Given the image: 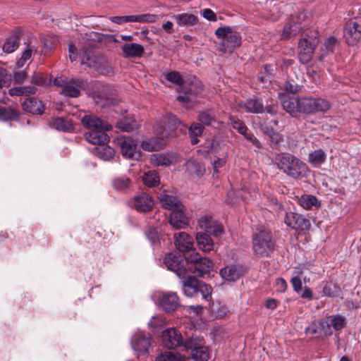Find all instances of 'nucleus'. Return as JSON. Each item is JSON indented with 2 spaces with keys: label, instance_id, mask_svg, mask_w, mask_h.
<instances>
[{
  "label": "nucleus",
  "instance_id": "38",
  "mask_svg": "<svg viewBox=\"0 0 361 361\" xmlns=\"http://www.w3.org/2000/svg\"><path fill=\"white\" fill-rule=\"evenodd\" d=\"M196 240L200 249L204 252H209L214 249V242L210 235L206 233H197Z\"/></svg>",
  "mask_w": 361,
  "mask_h": 361
},
{
  "label": "nucleus",
  "instance_id": "64",
  "mask_svg": "<svg viewBox=\"0 0 361 361\" xmlns=\"http://www.w3.org/2000/svg\"><path fill=\"white\" fill-rule=\"evenodd\" d=\"M210 232L215 236H219L224 232V228L221 225L213 223Z\"/></svg>",
  "mask_w": 361,
  "mask_h": 361
},
{
  "label": "nucleus",
  "instance_id": "27",
  "mask_svg": "<svg viewBox=\"0 0 361 361\" xmlns=\"http://www.w3.org/2000/svg\"><path fill=\"white\" fill-rule=\"evenodd\" d=\"M121 49L125 58H140L145 52L142 45L134 42L124 44Z\"/></svg>",
  "mask_w": 361,
  "mask_h": 361
},
{
  "label": "nucleus",
  "instance_id": "56",
  "mask_svg": "<svg viewBox=\"0 0 361 361\" xmlns=\"http://www.w3.org/2000/svg\"><path fill=\"white\" fill-rule=\"evenodd\" d=\"M32 49L30 48L26 49L19 60H18L16 64L18 68L23 67L25 62L31 58Z\"/></svg>",
  "mask_w": 361,
  "mask_h": 361
},
{
  "label": "nucleus",
  "instance_id": "9",
  "mask_svg": "<svg viewBox=\"0 0 361 361\" xmlns=\"http://www.w3.org/2000/svg\"><path fill=\"white\" fill-rule=\"evenodd\" d=\"M152 299L165 312H172L180 305L179 298L174 292H158L152 295Z\"/></svg>",
  "mask_w": 361,
  "mask_h": 361
},
{
  "label": "nucleus",
  "instance_id": "49",
  "mask_svg": "<svg viewBox=\"0 0 361 361\" xmlns=\"http://www.w3.org/2000/svg\"><path fill=\"white\" fill-rule=\"evenodd\" d=\"M341 293L339 286L332 282H327L323 288V295L329 297L338 296Z\"/></svg>",
  "mask_w": 361,
  "mask_h": 361
},
{
  "label": "nucleus",
  "instance_id": "29",
  "mask_svg": "<svg viewBox=\"0 0 361 361\" xmlns=\"http://www.w3.org/2000/svg\"><path fill=\"white\" fill-rule=\"evenodd\" d=\"M169 223L176 229L184 228L188 226V219L184 214L183 207L171 212Z\"/></svg>",
  "mask_w": 361,
  "mask_h": 361
},
{
  "label": "nucleus",
  "instance_id": "33",
  "mask_svg": "<svg viewBox=\"0 0 361 361\" xmlns=\"http://www.w3.org/2000/svg\"><path fill=\"white\" fill-rule=\"evenodd\" d=\"M185 169L190 173H194L197 177L202 176L205 173L204 166L196 159L190 158L185 163Z\"/></svg>",
  "mask_w": 361,
  "mask_h": 361
},
{
  "label": "nucleus",
  "instance_id": "4",
  "mask_svg": "<svg viewBox=\"0 0 361 361\" xmlns=\"http://www.w3.org/2000/svg\"><path fill=\"white\" fill-rule=\"evenodd\" d=\"M183 349L190 353L195 361H207L209 358V348L205 345L203 338L192 336L186 339Z\"/></svg>",
  "mask_w": 361,
  "mask_h": 361
},
{
  "label": "nucleus",
  "instance_id": "22",
  "mask_svg": "<svg viewBox=\"0 0 361 361\" xmlns=\"http://www.w3.org/2000/svg\"><path fill=\"white\" fill-rule=\"evenodd\" d=\"M108 130H109L102 128L90 130L89 132L85 133V140L92 145H97L98 146L105 145L109 140V137L106 134V131Z\"/></svg>",
  "mask_w": 361,
  "mask_h": 361
},
{
  "label": "nucleus",
  "instance_id": "50",
  "mask_svg": "<svg viewBox=\"0 0 361 361\" xmlns=\"http://www.w3.org/2000/svg\"><path fill=\"white\" fill-rule=\"evenodd\" d=\"M130 180L125 176L116 177L112 180L113 187L117 190H123L129 188Z\"/></svg>",
  "mask_w": 361,
  "mask_h": 361
},
{
  "label": "nucleus",
  "instance_id": "57",
  "mask_svg": "<svg viewBox=\"0 0 361 361\" xmlns=\"http://www.w3.org/2000/svg\"><path fill=\"white\" fill-rule=\"evenodd\" d=\"M146 236L152 243H155L159 239V232L157 228L149 227L146 231Z\"/></svg>",
  "mask_w": 361,
  "mask_h": 361
},
{
  "label": "nucleus",
  "instance_id": "24",
  "mask_svg": "<svg viewBox=\"0 0 361 361\" xmlns=\"http://www.w3.org/2000/svg\"><path fill=\"white\" fill-rule=\"evenodd\" d=\"M243 267L240 265L230 264L220 270L221 277L229 281H235L243 274Z\"/></svg>",
  "mask_w": 361,
  "mask_h": 361
},
{
  "label": "nucleus",
  "instance_id": "12",
  "mask_svg": "<svg viewBox=\"0 0 361 361\" xmlns=\"http://www.w3.org/2000/svg\"><path fill=\"white\" fill-rule=\"evenodd\" d=\"M346 324L345 317L341 314H334L326 317L324 320H319L321 330L326 336H331L334 331L342 329Z\"/></svg>",
  "mask_w": 361,
  "mask_h": 361
},
{
  "label": "nucleus",
  "instance_id": "3",
  "mask_svg": "<svg viewBox=\"0 0 361 361\" xmlns=\"http://www.w3.org/2000/svg\"><path fill=\"white\" fill-rule=\"evenodd\" d=\"M275 243L270 231L259 230L252 235V247L257 256L268 257L274 250Z\"/></svg>",
  "mask_w": 361,
  "mask_h": 361
},
{
  "label": "nucleus",
  "instance_id": "43",
  "mask_svg": "<svg viewBox=\"0 0 361 361\" xmlns=\"http://www.w3.org/2000/svg\"><path fill=\"white\" fill-rule=\"evenodd\" d=\"M337 45L338 41L335 37H330L326 39L324 42L325 52L320 54L319 56V60L322 61L326 55L333 54Z\"/></svg>",
  "mask_w": 361,
  "mask_h": 361
},
{
  "label": "nucleus",
  "instance_id": "45",
  "mask_svg": "<svg viewBox=\"0 0 361 361\" xmlns=\"http://www.w3.org/2000/svg\"><path fill=\"white\" fill-rule=\"evenodd\" d=\"M155 361H187V360L183 355H180V354L166 351L163 353H161L159 356H157Z\"/></svg>",
  "mask_w": 361,
  "mask_h": 361
},
{
  "label": "nucleus",
  "instance_id": "18",
  "mask_svg": "<svg viewBox=\"0 0 361 361\" xmlns=\"http://www.w3.org/2000/svg\"><path fill=\"white\" fill-rule=\"evenodd\" d=\"M151 336L148 334L138 331L135 333L131 339V345L135 351L144 354L151 348Z\"/></svg>",
  "mask_w": 361,
  "mask_h": 361
},
{
  "label": "nucleus",
  "instance_id": "53",
  "mask_svg": "<svg viewBox=\"0 0 361 361\" xmlns=\"http://www.w3.org/2000/svg\"><path fill=\"white\" fill-rule=\"evenodd\" d=\"M165 120L167 122L169 127L171 129H176L178 126H182L184 128L186 126L182 124L181 121L174 115L167 114L165 116Z\"/></svg>",
  "mask_w": 361,
  "mask_h": 361
},
{
  "label": "nucleus",
  "instance_id": "15",
  "mask_svg": "<svg viewBox=\"0 0 361 361\" xmlns=\"http://www.w3.org/2000/svg\"><path fill=\"white\" fill-rule=\"evenodd\" d=\"M284 222L287 226L294 230H309L311 226L309 219L305 218L302 214L293 212L286 213Z\"/></svg>",
  "mask_w": 361,
  "mask_h": 361
},
{
  "label": "nucleus",
  "instance_id": "16",
  "mask_svg": "<svg viewBox=\"0 0 361 361\" xmlns=\"http://www.w3.org/2000/svg\"><path fill=\"white\" fill-rule=\"evenodd\" d=\"M117 144L124 157L133 159H138L140 157L137 145L131 137L121 136L117 139Z\"/></svg>",
  "mask_w": 361,
  "mask_h": 361
},
{
  "label": "nucleus",
  "instance_id": "2",
  "mask_svg": "<svg viewBox=\"0 0 361 361\" xmlns=\"http://www.w3.org/2000/svg\"><path fill=\"white\" fill-rule=\"evenodd\" d=\"M275 163L279 170L295 179L302 178L307 171L306 164L289 153L278 154Z\"/></svg>",
  "mask_w": 361,
  "mask_h": 361
},
{
  "label": "nucleus",
  "instance_id": "55",
  "mask_svg": "<svg viewBox=\"0 0 361 361\" xmlns=\"http://www.w3.org/2000/svg\"><path fill=\"white\" fill-rule=\"evenodd\" d=\"M198 223L202 229L208 230L212 228L214 221L211 216H204L199 219Z\"/></svg>",
  "mask_w": 361,
  "mask_h": 361
},
{
  "label": "nucleus",
  "instance_id": "34",
  "mask_svg": "<svg viewBox=\"0 0 361 361\" xmlns=\"http://www.w3.org/2000/svg\"><path fill=\"white\" fill-rule=\"evenodd\" d=\"M200 88L196 87L194 90L192 87L186 88L183 95L177 97V100L185 104V107L190 108L195 96L200 92Z\"/></svg>",
  "mask_w": 361,
  "mask_h": 361
},
{
  "label": "nucleus",
  "instance_id": "6",
  "mask_svg": "<svg viewBox=\"0 0 361 361\" xmlns=\"http://www.w3.org/2000/svg\"><path fill=\"white\" fill-rule=\"evenodd\" d=\"M215 35L219 39H224L222 47L225 49L232 50L241 44L242 37L240 32L230 26L221 27L216 30Z\"/></svg>",
  "mask_w": 361,
  "mask_h": 361
},
{
  "label": "nucleus",
  "instance_id": "13",
  "mask_svg": "<svg viewBox=\"0 0 361 361\" xmlns=\"http://www.w3.org/2000/svg\"><path fill=\"white\" fill-rule=\"evenodd\" d=\"M164 264L169 270L176 274L179 278H185L188 270L184 266V260L181 255L170 252L164 258Z\"/></svg>",
  "mask_w": 361,
  "mask_h": 361
},
{
  "label": "nucleus",
  "instance_id": "20",
  "mask_svg": "<svg viewBox=\"0 0 361 361\" xmlns=\"http://www.w3.org/2000/svg\"><path fill=\"white\" fill-rule=\"evenodd\" d=\"M343 32L347 43L354 45L361 38V25L356 20H351L346 23Z\"/></svg>",
  "mask_w": 361,
  "mask_h": 361
},
{
  "label": "nucleus",
  "instance_id": "21",
  "mask_svg": "<svg viewBox=\"0 0 361 361\" xmlns=\"http://www.w3.org/2000/svg\"><path fill=\"white\" fill-rule=\"evenodd\" d=\"M159 200L161 206L166 209L171 210V212L184 207L179 199L169 191L161 192L159 196Z\"/></svg>",
  "mask_w": 361,
  "mask_h": 361
},
{
  "label": "nucleus",
  "instance_id": "28",
  "mask_svg": "<svg viewBox=\"0 0 361 361\" xmlns=\"http://www.w3.org/2000/svg\"><path fill=\"white\" fill-rule=\"evenodd\" d=\"M184 279H185L182 281L183 293L190 298L195 296L197 294L200 280L195 276H189L188 272H187V276Z\"/></svg>",
  "mask_w": 361,
  "mask_h": 361
},
{
  "label": "nucleus",
  "instance_id": "10",
  "mask_svg": "<svg viewBox=\"0 0 361 361\" xmlns=\"http://www.w3.org/2000/svg\"><path fill=\"white\" fill-rule=\"evenodd\" d=\"M81 63L92 68L98 73L106 75L111 71V67L106 59L101 56L90 55V53L85 51L81 58Z\"/></svg>",
  "mask_w": 361,
  "mask_h": 361
},
{
  "label": "nucleus",
  "instance_id": "14",
  "mask_svg": "<svg viewBox=\"0 0 361 361\" xmlns=\"http://www.w3.org/2000/svg\"><path fill=\"white\" fill-rule=\"evenodd\" d=\"M305 14L303 12L296 16H291L288 22L284 26L282 36L284 39H288L298 35L302 30V22L305 20Z\"/></svg>",
  "mask_w": 361,
  "mask_h": 361
},
{
  "label": "nucleus",
  "instance_id": "36",
  "mask_svg": "<svg viewBox=\"0 0 361 361\" xmlns=\"http://www.w3.org/2000/svg\"><path fill=\"white\" fill-rule=\"evenodd\" d=\"M19 44V34L18 32H13L6 39L3 45V51L7 54L13 53L18 48Z\"/></svg>",
  "mask_w": 361,
  "mask_h": 361
},
{
  "label": "nucleus",
  "instance_id": "17",
  "mask_svg": "<svg viewBox=\"0 0 361 361\" xmlns=\"http://www.w3.org/2000/svg\"><path fill=\"white\" fill-rule=\"evenodd\" d=\"M163 343L167 348H183L185 341L180 331L175 328H169L162 332Z\"/></svg>",
  "mask_w": 361,
  "mask_h": 361
},
{
  "label": "nucleus",
  "instance_id": "47",
  "mask_svg": "<svg viewBox=\"0 0 361 361\" xmlns=\"http://www.w3.org/2000/svg\"><path fill=\"white\" fill-rule=\"evenodd\" d=\"M142 180L145 185L149 187H154L159 182V177L156 171H148L145 173Z\"/></svg>",
  "mask_w": 361,
  "mask_h": 361
},
{
  "label": "nucleus",
  "instance_id": "59",
  "mask_svg": "<svg viewBox=\"0 0 361 361\" xmlns=\"http://www.w3.org/2000/svg\"><path fill=\"white\" fill-rule=\"evenodd\" d=\"M200 13L204 18L208 20L214 22L217 20L216 13L210 8H204L201 11Z\"/></svg>",
  "mask_w": 361,
  "mask_h": 361
},
{
  "label": "nucleus",
  "instance_id": "19",
  "mask_svg": "<svg viewBox=\"0 0 361 361\" xmlns=\"http://www.w3.org/2000/svg\"><path fill=\"white\" fill-rule=\"evenodd\" d=\"M175 245L180 252H185L186 255H191L193 250V238L185 232H179L174 234Z\"/></svg>",
  "mask_w": 361,
  "mask_h": 361
},
{
  "label": "nucleus",
  "instance_id": "11",
  "mask_svg": "<svg viewBox=\"0 0 361 361\" xmlns=\"http://www.w3.org/2000/svg\"><path fill=\"white\" fill-rule=\"evenodd\" d=\"M317 45V39L313 37H303L298 43V57L300 63H308L312 59Z\"/></svg>",
  "mask_w": 361,
  "mask_h": 361
},
{
  "label": "nucleus",
  "instance_id": "37",
  "mask_svg": "<svg viewBox=\"0 0 361 361\" xmlns=\"http://www.w3.org/2000/svg\"><path fill=\"white\" fill-rule=\"evenodd\" d=\"M51 125L52 128L60 131L71 132L73 130V122L68 118H56L52 121Z\"/></svg>",
  "mask_w": 361,
  "mask_h": 361
},
{
  "label": "nucleus",
  "instance_id": "44",
  "mask_svg": "<svg viewBox=\"0 0 361 361\" xmlns=\"http://www.w3.org/2000/svg\"><path fill=\"white\" fill-rule=\"evenodd\" d=\"M18 117L19 114L16 109L0 106V120L4 121H17Z\"/></svg>",
  "mask_w": 361,
  "mask_h": 361
},
{
  "label": "nucleus",
  "instance_id": "31",
  "mask_svg": "<svg viewBox=\"0 0 361 361\" xmlns=\"http://www.w3.org/2000/svg\"><path fill=\"white\" fill-rule=\"evenodd\" d=\"M197 119L200 123L205 126H210L215 128H220L222 124L216 121V114L212 110L200 112L197 116Z\"/></svg>",
  "mask_w": 361,
  "mask_h": 361
},
{
  "label": "nucleus",
  "instance_id": "41",
  "mask_svg": "<svg viewBox=\"0 0 361 361\" xmlns=\"http://www.w3.org/2000/svg\"><path fill=\"white\" fill-rule=\"evenodd\" d=\"M35 92L36 88L32 85L15 87L8 90L11 96H29Z\"/></svg>",
  "mask_w": 361,
  "mask_h": 361
},
{
  "label": "nucleus",
  "instance_id": "61",
  "mask_svg": "<svg viewBox=\"0 0 361 361\" xmlns=\"http://www.w3.org/2000/svg\"><path fill=\"white\" fill-rule=\"evenodd\" d=\"M290 282L292 283L293 290L296 293H299L302 291V281L299 276H296L293 277Z\"/></svg>",
  "mask_w": 361,
  "mask_h": 361
},
{
  "label": "nucleus",
  "instance_id": "8",
  "mask_svg": "<svg viewBox=\"0 0 361 361\" xmlns=\"http://www.w3.org/2000/svg\"><path fill=\"white\" fill-rule=\"evenodd\" d=\"M155 137L147 138L142 142V148L148 152L156 151L161 149L165 145V140L169 136V133L159 125L153 127Z\"/></svg>",
  "mask_w": 361,
  "mask_h": 361
},
{
  "label": "nucleus",
  "instance_id": "26",
  "mask_svg": "<svg viewBox=\"0 0 361 361\" xmlns=\"http://www.w3.org/2000/svg\"><path fill=\"white\" fill-rule=\"evenodd\" d=\"M82 86V80L80 79H71L66 82L61 93L66 97H78L80 95Z\"/></svg>",
  "mask_w": 361,
  "mask_h": 361
},
{
  "label": "nucleus",
  "instance_id": "51",
  "mask_svg": "<svg viewBox=\"0 0 361 361\" xmlns=\"http://www.w3.org/2000/svg\"><path fill=\"white\" fill-rule=\"evenodd\" d=\"M212 288L210 286L206 284L202 281H199L197 293H200L203 299L209 301L212 298Z\"/></svg>",
  "mask_w": 361,
  "mask_h": 361
},
{
  "label": "nucleus",
  "instance_id": "52",
  "mask_svg": "<svg viewBox=\"0 0 361 361\" xmlns=\"http://www.w3.org/2000/svg\"><path fill=\"white\" fill-rule=\"evenodd\" d=\"M32 82L37 85H47L51 83V78L41 73H35L32 77Z\"/></svg>",
  "mask_w": 361,
  "mask_h": 361
},
{
  "label": "nucleus",
  "instance_id": "35",
  "mask_svg": "<svg viewBox=\"0 0 361 361\" xmlns=\"http://www.w3.org/2000/svg\"><path fill=\"white\" fill-rule=\"evenodd\" d=\"M326 159V152L322 149H315L309 153L308 161L314 167H319Z\"/></svg>",
  "mask_w": 361,
  "mask_h": 361
},
{
  "label": "nucleus",
  "instance_id": "62",
  "mask_svg": "<svg viewBox=\"0 0 361 361\" xmlns=\"http://www.w3.org/2000/svg\"><path fill=\"white\" fill-rule=\"evenodd\" d=\"M226 164V159H217L216 160L214 161L213 162V168H214V172H213V177H217V173L219 172L218 169L223 167Z\"/></svg>",
  "mask_w": 361,
  "mask_h": 361
},
{
  "label": "nucleus",
  "instance_id": "48",
  "mask_svg": "<svg viewBox=\"0 0 361 361\" xmlns=\"http://www.w3.org/2000/svg\"><path fill=\"white\" fill-rule=\"evenodd\" d=\"M229 120L231 121V123L233 126V128L234 129H235L236 130H238V132L243 135L244 137H245L247 135V126L245 125V123L241 121L239 118L233 116H229Z\"/></svg>",
  "mask_w": 361,
  "mask_h": 361
},
{
  "label": "nucleus",
  "instance_id": "46",
  "mask_svg": "<svg viewBox=\"0 0 361 361\" xmlns=\"http://www.w3.org/2000/svg\"><path fill=\"white\" fill-rule=\"evenodd\" d=\"M204 127L200 123H194L189 128V134L191 138V143L195 145L198 142L197 137L201 135Z\"/></svg>",
  "mask_w": 361,
  "mask_h": 361
},
{
  "label": "nucleus",
  "instance_id": "60",
  "mask_svg": "<svg viewBox=\"0 0 361 361\" xmlns=\"http://www.w3.org/2000/svg\"><path fill=\"white\" fill-rule=\"evenodd\" d=\"M116 126L123 131L130 132L133 130L135 125L127 123L126 121H120Z\"/></svg>",
  "mask_w": 361,
  "mask_h": 361
},
{
  "label": "nucleus",
  "instance_id": "7",
  "mask_svg": "<svg viewBox=\"0 0 361 361\" xmlns=\"http://www.w3.org/2000/svg\"><path fill=\"white\" fill-rule=\"evenodd\" d=\"M236 106L238 107V111L243 110L251 114H262L266 111L271 115H274L276 112L272 105H267L266 107H264L262 101L255 97L237 102Z\"/></svg>",
  "mask_w": 361,
  "mask_h": 361
},
{
  "label": "nucleus",
  "instance_id": "54",
  "mask_svg": "<svg viewBox=\"0 0 361 361\" xmlns=\"http://www.w3.org/2000/svg\"><path fill=\"white\" fill-rule=\"evenodd\" d=\"M166 78L173 83L181 85L183 82V79L178 72L171 71L166 74Z\"/></svg>",
  "mask_w": 361,
  "mask_h": 361
},
{
  "label": "nucleus",
  "instance_id": "23",
  "mask_svg": "<svg viewBox=\"0 0 361 361\" xmlns=\"http://www.w3.org/2000/svg\"><path fill=\"white\" fill-rule=\"evenodd\" d=\"M81 122L84 126L90 130L106 129L110 130L111 126L110 124L102 121L99 118L93 114L85 115L81 119Z\"/></svg>",
  "mask_w": 361,
  "mask_h": 361
},
{
  "label": "nucleus",
  "instance_id": "30",
  "mask_svg": "<svg viewBox=\"0 0 361 361\" xmlns=\"http://www.w3.org/2000/svg\"><path fill=\"white\" fill-rule=\"evenodd\" d=\"M177 25L180 27H190L199 23L197 16L192 13H182L173 16Z\"/></svg>",
  "mask_w": 361,
  "mask_h": 361
},
{
  "label": "nucleus",
  "instance_id": "25",
  "mask_svg": "<svg viewBox=\"0 0 361 361\" xmlns=\"http://www.w3.org/2000/svg\"><path fill=\"white\" fill-rule=\"evenodd\" d=\"M152 198L147 194L141 193L135 197L133 200V207L140 212H147L151 210L154 206Z\"/></svg>",
  "mask_w": 361,
  "mask_h": 361
},
{
  "label": "nucleus",
  "instance_id": "63",
  "mask_svg": "<svg viewBox=\"0 0 361 361\" xmlns=\"http://www.w3.org/2000/svg\"><path fill=\"white\" fill-rule=\"evenodd\" d=\"M140 23H154L157 20V16L154 14H142L140 15Z\"/></svg>",
  "mask_w": 361,
  "mask_h": 361
},
{
  "label": "nucleus",
  "instance_id": "32",
  "mask_svg": "<svg viewBox=\"0 0 361 361\" xmlns=\"http://www.w3.org/2000/svg\"><path fill=\"white\" fill-rule=\"evenodd\" d=\"M22 106L24 111L37 114H41L44 108L42 102L34 97L25 99Z\"/></svg>",
  "mask_w": 361,
  "mask_h": 361
},
{
  "label": "nucleus",
  "instance_id": "58",
  "mask_svg": "<svg viewBox=\"0 0 361 361\" xmlns=\"http://www.w3.org/2000/svg\"><path fill=\"white\" fill-rule=\"evenodd\" d=\"M319 321H314L307 327L305 328V333L308 335H316L318 334L319 330H321V326L319 325Z\"/></svg>",
  "mask_w": 361,
  "mask_h": 361
},
{
  "label": "nucleus",
  "instance_id": "39",
  "mask_svg": "<svg viewBox=\"0 0 361 361\" xmlns=\"http://www.w3.org/2000/svg\"><path fill=\"white\" fill-rule=\"evenodd\" d=\"M172 161L173 157L168 154H153L150 157V162L154 166H167Z\"/></svg>",
  "mask_w": 361,
  "mask_h": 361
},
{
  "label": "nucleus",
  "instance_id": "5",
  "mask_svg": "<svg viewBox=\"0 0 361 361\" xmlns=\"http://www.w3.org/2000/svg\"><path fill=\"white\" fill-rule=\"evenodd\" d=\"M185 261L192 264L187 269L195 276H204L213 267V263L209 259L200 257L195 250H193L191 255H185Z\"/></svg>",
  "mask_w": 361,
  "mask_h": 361
},
{
  "label": "nucleus",
  "instance_id": "1",
  "mask_svg": "<svg viewBox=\"0 0 361 361\" xmlns=\"http://www.w3.org/2000/svg\"><path fill=\"white\" fill-rule=\"evenodd\" d=\"M283 109L292 116L298 113L312 114L316 112H325L330 109L329 101L321 97H296L286 96L282 101Z\"/></svg>",
  "mask_w": 361,
  "mask_h": 361
},
{
  "label": "nucleus",
  "instance_id": "42",
  "mask_svg": "<svg viewBox=\"0 0 361 361\" xmlns=\"http://www.w3.org/2000/svg\"><path fill=\"white\" fill-rule=\"evenodd\" d=\"M299 204L305 209H310L312 207H319L320 203L317 198L312 195H303L298 200Z\"/></svg>",
  "mask_w": 361,
  "mask_h": 361
},
{
  "label": "nucleus",
  "instance_id": "40",
  "mask_svg": "<svg viewBox=\"0 0 361 361\" xmlns=\"http://www.w3.org/2000/svg\"><path fill=\"white\" fill-rule=\"evenodd\" d=\"M95 153L101 159L108 161L114 157L115 151L112 147L105 144L96 147Z\"/></svg>",
  "mask_w": 361,
  "mask_h": 361
}]
</instances>
